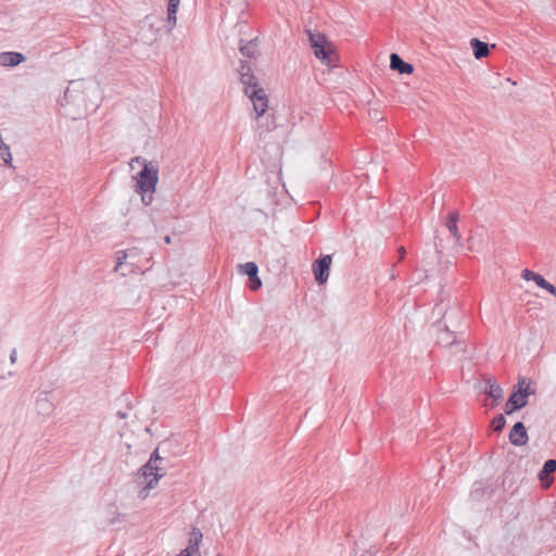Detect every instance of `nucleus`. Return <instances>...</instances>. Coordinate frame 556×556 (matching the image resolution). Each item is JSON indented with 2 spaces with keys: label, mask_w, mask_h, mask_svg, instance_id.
<instances>
[{
  "label": "nucleus",
  "mask_w": 556,
  "mask_h": 556,
  "mask_svg": "<svg viewBox=\"0 0 556 556\" xmlns=\"http://www.w3.org/2000/svg\"><path fill=\"white\" fill-rule=\"evenodd\" d=\"M240 274L247 275L250 280V289L256 291L261 288L262 281L257 276L258 267L254 262H248L238 266Z\"/></svg>",
  "instance_id": "6e6552de"
},
{
  "label": "nucleus",
  "mask_w": 556,
  "mask_h": 556,
  "mask_svg": "<svg viewBox=\"0 0 556 556\" xmlns=\"http://www.w3.org/2000/svg\"><path fill=\"white\" fill-rule=\"evenodd\" d=\"M470 46L473 50V55L476 59H482L489 55L490 49L486 42H483L478 38H472L470 40Z\"/></svg>",
  "instance_id": "f3484780"
},
{
  "label": "nucleus",
  "mask_w": 556,
  "mask_h": 556,
  "mask_svg": "<svg viewBox=\"0 0 556 556\" xmlns=\"http://www.w3.org/2000/svg\"><path fill=\"white\" fill-rule=\"evenodd\" d=\"M252 104L255 112V118L261 117L268 108V98L263 88H260L258 90H253L251 93L247 94Z\"/></svg>",
  "instance_id": "0eeeda50"
},
{
  "label": "nucleus",
  "mask_w": 556,
  "mask_h": 556,
  "mask_svg": "<svg viewBox=\"0 0 556 556\" xmlns=\"http://www.w3.org/2000/svg\"><path fill=\"white\" fill-rule=\"evenodd\" d=\"M307 35L316 58L321 60L327 66H333L336 55L326 36L321 33H313L312 30H307Z\"/></svg>",
  "instance_id": "7ed1b4c3"
},
{
  "label": "nucleus",
  "mask_w": 556,
  "mask_h": 556,
  "mask_svg": "<svg viewBox=\"0 0 556 556\" xmlns=\"http://www.w3.org/2000/svg\"><path fill=\"white\" fill-rule=\"evenodd\" d=\"M437 328V344L448 348L453 353L465 350V343L460 339V332L450 330L446 324L438 323L434 325Z\"/></svg>",
  "instance_id": "20e7f679"
},
{
  "label": "nucleus",
  "mask_w": 556,
  "mask_h": 556,
  "mask_svg": "<svg viewBox=\"0 0 556 556\" xmlns=\"http://www.w3.org/2000/svg\"><path fill=\"white\" fill-rule=\"evenodd\" d=\"M16 358H17V352L15 349H13L11 352V355H10L11 363L14 364L16 362Z\"/></svg>",
  "instance_id": "c85d7f7f"
},
{
  "label": "nucleus",
  "mask_w": 556,
  "mask_h": 556,
  "mask_svg": "<svg viewBox=\"0 0 556 556\" xmlns=\"http://www.w3.org/2000/svg\"><path fill=\"white\" fill-rule=\"evenodd\" d=\"M542 289L546 290L547 292H549L552 295H554L556 298V288L548 281H546V283L542 287Z\"/></svg>",
  "instance_id": "cd10ccee"
},
{
  "label": "nucleus",
  "mask_w": 556,
  "mask_h": 556,
  "mask_svg": "<svg viewBox=\"0 0 556 556\" xmlns=\"http://www.w3.org/2000/svg\"><path fill=\"white\" fill-rule=\"evenodd\" d=\"M164 459L159 455V450L156 448L150 456L148 463L142 466L141 475L146 479V484L143 489L140 491V496L146 498L148 496L149 490L154 489L160 480L165 475V468L162 466Z\"/></svg>",
  "instance_id": "f03ea898"
},
{
  "label": "nucleus",
  "mask_w": 556,
  "mask_h": 556,
  "mask_svg": "<svg viewBox=\"0 0 556 556\" xmlns=\"http://www.w3.org/2000/svg\"><path fill=\"white\" fill-rule=\"evenodd\" d=\"M139 255V250L137 249V253L128 257V265L131 267L130 270H134V268H139V265L137 264V256Z\"/></svg>",
  "instance_id": "a878e982"
},
{
  "label": "nucleus",
  "mask_w": 556,
  "mask_h": 556,
  "mask_svg": "<svg viewBox=\"0 0 556 556\" xmlns=\"http://www.w3.org/2000/svg\"><path fill=\"white\" fill-rule=\"evenodd\" d=\"M508 439L509 442L515 446H525L528 443V432L521 421H518L513 426Z\"/></svg>",
  "instance_id": "1a4fd4ad"
},
{
  "label": "nucleus",
  "mask_w": 556,
  "mask_h": 556,
  "mask_svg": "<svg viewBox=\"0 0 556 556\" xmlns=\"http://www.w3.org/2000/svg\"><path fill=\"white\" fill-rule=\"evenodd\" d=\"M131 162L143 164L142 169L136 176L135 191L141 194V201L144 205H150L153 201V193L156 191L159 169L140 156L132 159Z\"/></svg>",
  "instance_id": "f257e3e1"
},
{
  "label": "nucleus",
  "mask_w": 556,
  "mask_h": 556,
  "mask_svg": "<svg viewBox=\"0 0 556 556\" xmlns=\"http://www.w3.org/2000/svg\"><path fill=\"white\" fill-rule=\"evenodd\" d=\"M458 216H459L458 212L454 211L448 214L446 222H445V227L447 228L451 236L455 239L456 242H459L462 239V236L457 228Z\"/></svg>",
  "instance_id": "4468645a"
},
{
  "label": "nucleus",
  "mask_w": 556,
  "mask_h": 556,
  "mask_svg": "<svg viewBox=\"0 0 556 556\" xmlns=\"http://www.w3.org/2000/svg\"><path fill=\"white\" fill-rule=\"evenodd\" d=\"M179 3H180V0H168L167 22H166V27H167L168 31H172V29L176 26V21H177L176 14L178 11Z\"/></svg>",
  "instance_id": "2eb2a0df"
},
{
  "label": "nucleus",
  "mask_w": 556,
  "mask_h": 556,
  "mask_svg": "<svg viewBox=\"0 0 556 556\" xmlns=\"http://www.w3.org/2000/svg\"><path fill=\"white\" fill-rule=\"evenodd\" d=\"M240 80L242 85L244 86V93L249 94L253 90H258L261 87L258 86L256 77L253 75V73L243 74L240 77Z\"/></svg>",
  "instance_id": "a211bd4d"
},
{
  "label": "nucleus",
  "mask_w": 556,
  "mask_h": 556,
  "mask_svg": "<svg viewBox=\"0 0 556 556\" xmlns=\"http://www.w3.org/2000/svg\"><path fill=\"white\" fill-rule=\"evenodd\" d=\"M0 161L12 167V154L7 143L0 140Z\"/></svg>",
  "instance_id": "5701e85b"
},
{
  "label": "nucleus",
  "mask_w": 556,
  "mask_h": 556,
  "mask_svg": "<svg viewBox=\"0 0 556 556\" xmlns=\"http://www.w3.org/2000/svg\"><path fill=\"white\" fill-rule=\"evenodd\" d=\"M245 73L247 74L252 73L251 66L247 62H241V65L239 68L240 77Z\"/></svg>",
  "instance_id": "bb28decb"
},
{
  "label": "nucleus",
  "mask_w": 556,
  "mask_h": 556,
  "mask_svg": "<svg viewBox=\"0 0 556 556\" xmlns=\"http://www.w3.org/2000/svg\"><path fill=\"white\" fill-rule=\"evenodd\" d=\"M137 253V248H131L125 251L116 252V266L115 270L121 268L124 264L128 265V257Z\"/></svg>",
  "instance_id": "aec40b11"
},
{
  "label": "nucleus",
  "mask_w": 556,
  "mask_h": 556,
  "mask_svg": "<svg viewBox=\"0 0 556 556\" xmlns=\"http://www.w3.org/2000/svg\"><path fill=\"white\" fill-rule=\"evenodd\" d=\"M25 61L24 54L20 52H2L0 53V65L1 66H16Z\"/></svg>",
  "instance_id": "f8f14e48"
},
{
  "label": "nucleus",
  "mask_w": 556,
  "mask_h": 556,
  "mask_svg": "<svg viewBox=\"0 0 556 556\" xmlns=\"http://www.w3.org/2000/svg\"><path fill=\"white\" fill-rule=\"evenodd\" d=\"M521 277L525 279V280H532L535 282V285L540 288H542L545 283H546V279L540 275V274H536L530 269H523L521 271Z\"/></svg>",
  "instance_id": "412c9836"
},
{
  "label": "nucleus",
  "mask_w": 556,
  "mask_h": 556,
  "mask_svg": "<svg viewBox=\"0 0 556 556\" xmlns=\"http://www.w3.org/2000/svg\"><path fill=\"white\" fill-rule=\"evenodd\" d=\"M164 241L169 244L172 242L170 236H165Z\"/></svg>",
  "instance_id": "2f4dec72"
},
{
  "label": "nucleus",
  "mask_w": 556,
  "mask_h": 556,
  "mask_svg": "<svg viewBox=\"0 0 556 556\" xmlns=\"http://www.w3.org/2000/svg\"><path fill=\"white\" fill-rule=\"evenodd\" d=\"M399 254H400V260H403L405 254H406V251H405V249L403 247H401L399 249Z\"/></svg>",
  "instance_id": "c756f323"
},
{
  "label": "nucleus",
  "mask_w": 556,
  "mask_h": 556,
  "mask_svg": "<svg viewBox=\"0 0 556 556\" xmlns=\"http://www.w3.org/2000/svg\"><path fill=\"white\" fill-rule=\"evenodd\" d=\"M433 314L447 318L454 328H458V324L464 318V313L457 304L453 306L444 305L443 302L438 303L433 308Z\"/></svg>",
  "instance_id": "39448f33"
},
{
  "label": "nucleus",
  "mask_w": 556,
  "mask_h": 556,
  "mask_svg": "<svg viewBox=\"0 0 556 556\" xmlns=\"http://www.w3.org/2000/svg\"><path fill=\"white\" fill-rule=\"evenodd\" d=\"M505 425L506 419L503 414L496 415L491 421V428L496 432H501L504 429Z\"/></svg>",
  "instance_id": "b1692460"
},
{
  "label": "nucleus",
  "mask_w": 556,
  "mask_h": 556,
  "mask_svg": "<svg viewBox=\"0 0 556 556\" xmlns=\"http://www.w3.org/2000/svg\"><path fill=\"white\" fill-rule=\"evenodd\" d=\"M484 393L492 399L491 407H495L503 400V389L496 382V380L492 378L485 379V389Z\"/></svg>",
  "instance_id": "9d476101"
},
{
  "label": "nucleus",
  "mask_w": 556,
  "mask_h": 556,
  "mask_svg": "<svg viewBox=\"0 0 556 556\" xmlns=\"http://www.w3.org/2000/svg\"><path fill=\"white\" fill-rule=\"evenodd\" d=\"M117 416H118L119 418H122V419L126 418V414H125V413H123V412H121V410H119V412H117Z\"/></svg>",
  "instance_id": "7c9ffc66"
},
{
  "label": "nucleus",
  "mask_w": 556,
  "mask_h": 556,
  "mask_svg": "<svg viewBox=\"0 0 556 556\" xmlns=\"http://www.w3.org/2000/svg\"><path fill=\"white\" fill-rule=\"evenodd\" d=\"M201 539H202V533L198 529H193L191 532L190 544H189V546L193 547V548H191V553L198 552V545H199V542L201 541Z\"/></svg>",
  "instance_id": "393cba45"
},
{
  "label": "nucleus",
  "mask_w": 556,
  "mask_h": 556,
  "mask_svg": "<svg viewBox=\"0 0 556 556\" xmlns=\"http://www.w3.org/2000/svg\"><path fill=\"white\" fill-rule=\"evenodd\" d=\"M527 404L528 400L525 399V395L513 392L505 404V414L510 415L514 412L523 408Z\"/></svg>",
  "instance_id": "9b49d317"
},
{
  "label": "nucleus",
  "mask_w": 556,
  "mask_h": 556,
  "mask_svg": "<svg viewBox=\"0 0 556 556\" xmlns=\"http://www.w3.org/2000/svg\"><path fill=\"white\" fill-rule=\"evenodd\" d=\"M390 67L391 70L397 71L401 74H410L414 71L413 65L404 62L402 58L396 53H392L390 55Z\"/></svg>",
  "instance_id": "ddd939ff"
},
{
  "label": "nucleus",
  "mask_w": 556,
  "mask_h": 556,
  "mask_svg": "<svg viewBox=\"0 0 556 556\" xmlns=\"http://www.w3.org/2000/svg\"><path fill=\"white\" fill-rule=\"evenodd\" d=\"M556 471V460L547 459L541 471L539 472V479L543 482L545 477Z\"/></svg>",
  "instance_id": "4be33fe9"
},
{
  "label": "nucleus",
  "mask_w": 556,
  "mask_h": 556,
  "mask_svg": "<svg viewBox=\"0 0 556 556\" xmlns=\"http://www.w3.org/2000/svg\"><path fill=\"white\" fill-rule=\"evenodd\" d=\"M514 392L517 394L521 393L525 395V399L528 400L530 395L535 393V389L532 388L530 380L526 379L525 377H520L518 379V383L515 386Z\"/></svg>",
  "instance_id": "dca6fc26"
},
{
  "label": "nucleus",
  "mask_w": 556,
  "mask_h": 556,
  "mask_svg": "<svg viewBox=\"0 0 556 556\" xmlns=\"http://www.w3.org/2000/svg\"><path fill=\"white\" fill-rule=\"evenodd\" d=\"M240 52L250 59H254L257 55V41L256 39L249 40L243 43V41H240Z\"/></svg>",
  "instance_id": "6ab92c4d"
},
{
  "label": "nucleus",
  "mask_w": 556,
  "mask_h": 556,
  "mask_svg": "<svg viewBox=\"0 0 556 556\" xmlns=\"http://www.w3.org/2000/svg\"><path fill=\"white\" fill-rule=\"evenodd\" d=\"M330 265H331V256L330 255H324L313 263L314 277H315V280L319 285H323L328 280Z\"/></svg>",
  "instance_id": "423d86ee"
}]
</instances>
